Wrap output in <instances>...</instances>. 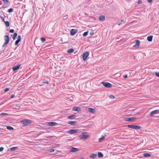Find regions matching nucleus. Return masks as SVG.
<instances>
[{"instance_id": "nucleus-1", "label": "nucleus", "mask_w": 159, "mask_h": 159, "mask_svg": "<svg viewBox=\"0 0 159 159\" xmlns=\"http://www.w3.org/2000/svg\"><path fill=\"white\" fill-rule=\"evenodd\" d=\"M32 123V121L28 119L24 120L21 121V123L25 126H27Z\"/></svg>"}, {"instance_id": "nucleus-2", "label": "nucleus", "mask_w": 159, "mask_h": 159, "mask_svg": "<svg viewBox=\"0 0 159 159\" xmlns=\"http://www.w3.org/2000/svg\"><path fill=\"white\" fill-rule=\"evenodd\" d=\"M4 40L5 42L3 44L2 47L5 46L8 44L9 41V36L8 35H5L4 36Z\"/></svg>"}, {"instance_id": "nucleus-3", "label": "nucleus", "mask_w": 159, "mask_h": 159, "mask_svg": "<svg viewBox=\"0 0 159 159\" xmlns=\"http://www.w3.org/2000/svg\"><path fill=\"white\" fill-rule=\"evenodd\" d=\"M102 84L106 87L107 88H111L112 87V85L108 82H102Z\"/></svg>"}, {"instance_id": "nucleus-4", "label": "nucleus", "mask_w": 159, "mask_h": 159, "mask_svg": "<svg viewBox=\"0 0 159 159\" xmlns=\"http://www.w3.org/2000/svg\"><path fill=\"white\" fill-rule=\"evenodd\" d=\"M136 118L134 117H126L125 118V120L128 121L133 122L136 120Z\"/></svg>"}, {"instance_id": "nucleus-5", "label": "nucleus", "mask_w": 159, "mask_h": 159, "mask_svg": "<svg viewBox=\"0 0 159 159\" xmlns=\"http://www.w3.org/2000/svg\"><path fill=\"white\" fill-rule=\"evenodd\" d=\"M89 52L87 51L84 52L83 54V58L84 61H85L89 55Z\"/></svg>"}, {"instance_id": "nucleus-6", "label": "nucleus", "mask_w": 159, "mask_h": 159, "mask_svg": "<svg viewBox=\"0 0 159 159\" xmlns=\"http://www.w3.org/2000/svg\"><path fill=\"white\" fill-rule=\"evenodd\" d=\"M78 130H79L78 129H71L70 130L68 131L67 133L70 134H74L75 133H77L78 131Z\"/></svg>"}, {"instance_id": "nucleus-7", "label": "nucleus", "mask_w": 159, "mask_h": 159, "mask_svg": "<svg viewBox=\"0 0 159 159\" xmlns=\"http://www.w3.org/2000/svg\"><path fill=\"white\" fill-rule=\"evenodd\" d=\"M82 133L83 134L79 136L80 138V139H88L89 138V135H86L83 134H84V133Z\"/></svg>"}, {"instance_id": "nucleus-8", "label": "nucleus", "mask_w": 159, "mask_h": 159, "mask_svg": "<svg viewBox=\"0 0 159 159\" xmlns=\"http://www.w3.org/2000/svg\"><path fill=\"white\" fill-rule=\"evenodd\" d=\"M159 113V110H156L151 112L150 114V116H152L153 115Z\"/></svg>"}, {"instance_id": "nucleus-9", "label": "nucleus", "mask_w": 159, "mask_h": 159, "mask_svg": "<svg viewBox=\"0 0 159 159\" xmlns=\"http://www.w3.org/2000/svg\"><path fill=\"white\" fill-rule=\"evenodd\" d=\"M78 31V30L77 29H72L70 31L71 35H74L77 33Z\"/></svg>"}, {"instance_id": "nucleus-10", "label": "nucleus", "mask_w": 159, "mask_h": 159, "mask_svg": "<svg viewBox=\"0 0 159 159\" xmlns=\"http://www.w3.org/2000/svg\"><path fill=\"white\" fill-rule=\"evenodd\" d=\"M4 2L3 5L1 7L2 8H5L6 7V6L8 5L9 1L8 0H2Z\"/></svg>"}, {"instance_id": "nucleus-11", "label": "nucleus", "mask_w": 159, "mask_h": 159, "mask_svg": "<svg viewBox=\"0 0 159 159\" xmlns=\"http://www.w3.org/2000/svg\"><path fill=\"white\" fill-rule=\"evenodd\" d=\"M135 42H136V44H135L134 46V47H135V48L139 47V46L140 43V42L139 40H135Z\"/></svg>"}, {"instance_id": "nucleus-12", "label": "nucleus", "mask_w": 159, "mask_h": 159, "mask_svg": "<svg viewBox=\"0 0 159 159\" xmlns=\"http://www.w3.org/2000/svg\"><path fill=\"white\" fill-rule=\"evenodd\" d=\"M48 125L51 126H53L57 125V123L55 122H48Z\"/></svg>"}, {"instance_id": "nucleus-13", "label": "nucleus", "mask_w": 159, "mask_h": 159, "mask_svg": "<svg viewBox=\"0 0 159 159\" xmlns=\"http://www.w3.org/2000/svg\"><path fill=\"white\" fill-rule=\"evenodd\" d=\"M21 65H18L16 66H14L12 68V70L13 71H16L18 70L20 66Z\"/></svg>"}, {"instance_id": "nucleus-14", "label": "nucleus", "mask_w": 159, "mask_h": 159, "mask_svg": "<svg viewBox=\"0 0 159 159\" xmlns=\"http://www.w3.org/2000/svg\"><path fill=\"white\" fill-rule=\"evenodd\" d=\"M88 111L92 113H94L96 112V110L92 108H89L88 109Z\"/></svg>"}, {"instance_id": "nucleus-15", "label": "nucleus", "mask_w": 159, "mask_h": 159, "mask_svg": "<svg viewBox=\"0 0 159 159\" xmlns=\"http://www.w3.org/2000/svg\"><path fill=\"white\" fill-rule=\"evenodd\" d=\"M77 123V121H69L68 122L69 124L71 125H74Z\"/></svg>"}, {"instance_id": "nucleus-16", "label": "nucleus", "mask_w": 159, "mask_h": 159, "mask_svg": "<svg viewBox=\"0 0 159 159\" xmlns=\"http://www.w3.org/2000/svg\"><path fill=\"white\" fill-rule=\"evenodd\" d=\"M79 150V149L78 148H74V147H72L70 151L71 152H76L78 151Z\"/></svg>"}, {"instance_id": "nucleus-17", "label": "nucleus", "mask_w": 159, "mask_h": 159, "mask_svg": "<svg viewBox=\"0 0 159 159\" xmlns=\"http://www.w3.org/2000/svg\"><path fill=\"white\" fill-rule=\"evenodd\" d=\"M105 18L104 16L101 15L99 17V20L100 21H103L105 20Z\"/></svg>"}, {"instance_id": "nucleus-18", "label": "nucleus", "mask_w": 159, "mask_h": 159, "mask_svg": "<svg viewBox=\"0 0 159 159\" xmlns=\"http://www.w3.org/2000/svg\"><path fill=\"white\" fill-rule=\"evenodd\" d=\"M80 108L78 107H74L73 108V110L76 111H80Z\"/></svg>"}, {"instance_id": "nucleus-19", "label": "nucleus", "mask_w": 159, "mask_h": 159, "mask_svg": "<svg viewBox=\"0 0 159 159\" xmlns=\"http://www.w3.org/2000/svg\"><path fill=\"white\" fill-rule=\"evenodd\" d=\"M97 154L93 153L89 157L91 158L94 159L97 157Z\"/></svg>"}, {"instance_id": "nucleus-20", "label": "nucleus", "mask_w": 159, "mask_h": 159, "mask_svg": "<svg viewBox=\"0 0 159 159\" xmlns=\"http://www.w3.org/2000/svg\"><path fill=\"white\" fill-rule=\"evenodd\" d=\"M152 38H153L152 35L149 36L148 37L147 39L148 41L151 42L152 40Z\"/></svg>"}, {"instance_id": "nucleus-21", "label": "nucleus", "mask_w": 159, "mask_h": 159, "mask_svg": "<svg viewBox=\"0 0 159 159\" xmlns=\"http://www.w3.org/2000/svg\"><path fill=\"white\" fill-rule=\"evenodd\" d=\"M143 156L145 157H148L151 156V155L149 153H144L143 154Z\"/></svg>"}, {"instance_id": "nucleus-22", "label": "nucleus", "mask_w": 159, "mask_h": 159, "mask_svg": "<svg viewBox=\"0 0 159 159\" xmlns=\"http://www.w3.org/2000/svg\"><path fill=\"white\" fill-rule=\"evenodd\" d=\"M75 116H75V115H71V116H68V119H73L75 117Z\"/></svg>"}, {"instance_id": "nucleus-23", "label": "nucleus", "mask_w": 159, "mask_h": 159, "mask_svg": "<svg viewBox=\"0 0 159 159\" xmlns=\"http://www.w3.org/2000/svg\"><path fill=\"white\" fill-rule=\"evenodd\" d=\"M98 156L99 157H103V155L101 152H98Z\"/></svg>"}, {"instance_id": "nucleus-24", "label": "nucleus", "mask_w": 159, "mask_h": 159, "mask_svg": "<svg viewBox=\"0 0 159 159\" xmlns=\"http://www.w3.org/2000/svg\"><path fill=\"white\" fill-rule=\"evenodd\" d=\"M127 127L130 128L134 129L135 125H128Z\"/></svg>"}, {"instance_id": "nucleus-25", "label": "nucleus", "mask_w": 159, "mask_h": 159, "mask_svg": "<svg viewBox=\"0 0 159 159\" xmlns=\"http://www.w3.org/2000/svg\"><path fill=\"white\" fill-rule=\"evenodd\" d=\"M17 33H14L12 37V38L13 40H15V38L17 36Z\"/></svg>"}, {"instance_id": "nucleus-26", "label": "nucleus", "mask_w": 159, "mask_h": 159, "mask_svg": "<svg viewBox=\"0 0 159 159\" xmlns=\"http://www.w3.org/2000/svg\"><path fill=\"white\" fill-rule=\"evenodd\" d=\"M141 128V127L140 126L136 125H135L134 129H140Z\"/></svg>"}, {"instance_id": "nucleus-27", "label": "nucleus", "mask_w": 159, "mask_h": 159, "mask_svg": "<svg viewBox=\"0 0 159 159\" xmlns=\"http://www.w3.org/2000/svg\"><path fill=\"white\" fill-rule=\"evenodd\" d=\"M18 148L17 147H12L10 148L11 151H14Z\"/></svg>"}, {"instance_id": "nucleus-28", "label": "nucleus", "mask_w": 159, "mask_h": 159, "mask_svg": "<svg viewBox=\"0 0 159 159\" xmlns=\"http://www.w3.org/2000/svg\"><path fill=\"white\" fill-rule=\"evenodd\" d=\"M74 51V49L73 48H71L67 51V52L68 53H71L73 52Z\"/></svg>"}, {"instance_id": "nucleus-29", "label": "nucleus", "mask_w": 159, "mask_h": 159, "mask_svg": "<svg viewBox=\"0 0 159 159\" xmlns=\"http://www.w3.org/2000/svg\"><path fill=\"white\" fill-rule=\"evenodd\" d=\"M7 129L9 130H13L14 129V128L13 127L10 126H7Z\"/></svg>"}, {"instance_id": "nucleus-30", "label": "nucleus", "mask_w": 159, "mask_h": 159, "mask_svg": "<svg viewBox=\"0 0 159 159\" xmlns=\"http://www.w3.org/2000/svg\"><path fill=\"white\" fill-rule=\"evenodd\" d=\"M4 22L7 26H9L10 25V23L9 21H5Z\"/></svg>"}, {"instance_id": "nucleus-31", "label": "nucleus", "mask_w": 159, "mask_h": 159, "mask_svg": "<svg viewBox=\"0 0 159 159\" xmlns=\"http://www.w3.org/2000/svg\"><path fill=\"white\" fill-rule=\"evenodd\" d=\"M88 31H87V32H85L83 34V36L84 37H85L87 36L88 34Z\"/></svg>"}, {"instance_id": "nucleus-32", "label": "nucleus", "mask_w": 159, "mask_h": 159, "mask_svg": "<svg viewBox=\"0 0 159 159\" xmlns=\"http://www.w3.org/2000/svg\"><path fill=\"white\" fill-rule=\"evenodd\" d=\"M40 39H41V41L42 42H44L46 40L45 38H43V37H41L40 38Z\"/></svg>"}, {"instance_id": "nucleus-33", "label": "nucleus", "mask_w": 159, "mask_h": 159, "mask_svg": "<svg viewBox=\"0 0 159 159\" xmlns=\"http://www.w3.org/2000/svg\"><path fill=\"white\" fill-rule=\"evenodd\" d=\"M13 9L12 8H10L8 10V12L9 13H10L13 12Z\"/></svg>"}, {"instance_id": "nucleus-34", "label": "nucleus", "mask_w": 159, "mask_h": 159, "mask_svg": "<svg viewBox=\"0 0 159 159\" xmlns=\"http://www.w3.org/2000/svg\"><path fill=\"white\" fill-rule=\"evenodd\" d=\"M20 41L19 40H17L15 42V45H18Z\"/></svg>"}, {"instance_id": "nucleus-35", "label": "nucleus", "mask_w": 159, "mask_h": 159, "mask_svg": "<svg viewBox=\"0 0 159 159\" xmlns=\"http://www.w3.org/2000/svg\"><path fill=\"white\" fill-rule=\"evenodd\" d=\"M125 21H124V20H122L121 21V22L120 23H119L118 25H120L121 24L123 23H125Z\"/></svg>"}, {"instance_id": "nucleus-36", "label": "nucleus", "mask_w": 159, "mask_h": 159, "mask_svg": "<svg viewBox=\"0 0 159 159\" xmlns=\"http://www.w3.org/2000/svg\"><path fill=\"white\" fill-rule=\"evenodd\" d=\"M54 149H53V148H51V149H50L49 150V151L50 152H54Z\"/></svg>"}, {"instance_id": "nucleus-37", "label": "nucleus", "mask_w": 159, "mask_h": 159, "mask_svg": "<svg viewBox=\"0 0 159 159\" xmlns=\"http://www.w3.org/2000/svg\"><path fill=\"white\" fill-rule=\"evenodd\" d=\"M105 138V137H102L100 138L99 139V141H100V142H101L102 141V140L103 139H104Z\"/></svg>"}, {"instance_id": "nucleus-38", "label": "nucleus", "mask_w": 159, "mask_h": 159, "mask_svg": "<svg viewBox=\"0 0 159 159\" xmlns=\"http://www.w3.org/2000/svg\"><path fill=\"white\" fill-rule=\"evenodd\" d=\"M94 33V31H91L90 32L89 34L90 35H93Z\"/></svg>"}, {"instance_id": "nucleus-39", "label": "nucleus", "mask_w": 159, "mask_h": 159, "mask_svg": "<svg viewBox=\"0 0 159 159\" xmlns=\"http://www.w3.org/2000/svg\"><path fill=\"white\" fill-rule=\"evenodd\" d=\"M109 97L110 98H111V99H113L115 98V97L113 95H110L109 96Z\"/></svg>"}, {"instance_id": "nucleus-40", "label": "nucleus", "mask_w": 159, "mask_h": 159, "mask_svg": "<svg viewBox=\"0 0 159 159\" xmlns=\"http://www.w3.org/2000/svg\"><path fill=\"white\" fill-rule=\"evenodd\" d=\"M8 115V114L7 113H1V116H4V115Z\"/></svg>"}, {"instance_id": "nucleus-41", "label": "nucleus", "mask_w": 159, "mask_h": 159, "mask_svg": "<svg viewBox=\"0 0 159 159\" xmlns=\"http://www.w3.org/2000/svg\"><path fill=\"white\" fill-rule=\"evenodd\" d=\"M9 90V89L7 88H6V89H4V91L5 92H7Z\"/></svg>"}, {"instance_id": "nucleus-42", "label": "nucleus", "mask_w": 159, "mask_h": 159, "mask_svg": "<svg viewBox=\"0 0 159 159\" xmlns=\"http://www.w3.org/2000/svg\"><path fill=\"white\" fill-rule=\"evenodd\" d=\"M9 32L11 33H13L14 32V30L13 29H11L10 30Z\"/></svg>"}, {"instance_id": "nucleus-43", "label": "nucleus", "mask_w": 159, "mask_h": 159, "mask_svg": "<svg viewBox=\"0 0 159 159\" xmlns=\"http://www.w3.org/2000/svg\"><path fill=\"white\" fill-rule=\"evenodd\" d=\"M155 75L157 77H159V72H156Z\"/></svg>"}, {"instance_id": "nucleus-44", "label": "nucleus", "mask_w": 159, "mask_h": 159, "mask_svg": "<svg viewBox=\"0 0 159 159\" xmlns=\"http://www.w3.org/2000/svg\"><path fill=\"white\" fill-rule=\"evenodd\" d=\"M4 150V148L3 147H0V152Z\"/></svg>"}, {"instance_id": "nucleus-45", "label": "nucleus", "mask_w": 159, "mask_h": 159, "mask_svg": "<svg viewBox=\"0 0 159 159\" xmlns=\"http://www.w3.org/2000/svg\"><path fill=\"white\" fill-rule=\"evenodd\" d=\"M142 2V0H139L138 1V4H140V3H141Z\"/></svg>"}, {"instance_id": "nucleus-46", "label": "nucleus", "mask_w": 159, "mask_h": 159, "mask_svg": "<svg viewBox=\"0 0 159 159\" xmlns=\"http://www.w3.org/2000/svg\"><path fill=\"white\" fill-rule=\"evenodd\" d=\"M18 40H19L20 41L21 40V36L20 35H19L18 37Z\"/></svg>"}, {"instance_id": "nucleus-47", "label": "nucleus", "mask_w": 159, "mask_h": 159, "mask_svg": "<svg viewBox=\"0 0 159 159\" xmlns=\"http://www.w3.org/2000/svg\"><path fill=\"white\" fill-rule=\"evenodd\" d=\"M127 77L128 76L127 75H125L123 76V78L125 79L127 78Z\"/></svg>"}, {"instance_id": "nucleus-48", "label": "nucleus", "mask_w": 159, "mask_h": 159, "mask_svg": "<svg viewBox=\"0 0 159 159\" xmlns=\"http://www.w3.org/2000/svg\"><path fill=\"white\" fill-rule=\"evenodd\" d=\"M14 96H15V95H14L12 94V95H11V96L10 97V98H13L14 97Z\"/></svg>"}, {"instance_id": "nucleus-49", "label": "nucleus", "mask_w": 159, "mask_h": 159, "mask_svg": "<svg viewBox=\"0 0 159 159\" xmlns=\"http://www.w3.org/2000/svg\"><path fill=\"white\" fill-rule=\"evenodd\" d=\"M43 82L46 84H48V82L47 81H43Z\"/></svg>"}, {"instance_id": "nucleus-50", "label": "nucleus", "mask_w": 159, "mask_h": 159, "mask_svg": "<svg viewBox=\"0 0 159 159\" xmlns=\"http://www.w3.org/2000/svg\"><path fill=\"white\" fill-rule=\"evenodd\" d=\"M67 18V17L66 16H63V19H66Z\"/></svg>"}, {"instance_id": "nucleus-51", "label": "nucleus", "mask_w": 159, "mask_h": 159, "mask_svg": "<svg viewBox=\"0 0 159 159\" xmlns=\"http://www.w3.org/2000/svg\"><path fill=\"white\" fill-rule=\"evenodd\" d=\"M152 0H148V1L149 3L151 2H152Z\"/></svg>"}, {"instance_id": "nucleus-52", "label": "nucleus", "mask_w": 159, "mask_h": 159, "mask_svg": "<svg viewBox=\"0 0 159 159\" xmlns=\"http://www.w3.org/2000/svg\"><path fill=\"white\" fill-rule=\"evenodd\" d=\"M1 19H2V21L4 22V21H4V17H1Z\"/></svg>"}, {"instance_id": "nucleus-53", "label": "nucleus", "mask_w": 159, "mask_h": 159, "mask_svg": "<svg viewBox=\"0 0 159 159\" xmlns=\"http://www.w3.org/2000/svg\"><path fill=\"white\" fill-rule=\"evenodd\" d=\"M4 130V129L0 128V130Z\"/></svg>"}, {"instance_id": "nucleus-54", "label": "nucleus", "mask_w": 159, "mask_h": 159, "mask_svg": "<svg viewBox=\"0 0 159 159\" xmlns=\"http://www.w3.org/2000/svg\"><path fill=\"white\" fill-rule=\"evenodd\" d=\"M2 3V2L1 1H0V4H1Z\"/></svg>"}, {"instance_id": "nucleus-55", "label": "nucleus", "mask_w": 159, "mask_h": 159, "mask_svg": "<svg viewBox=\"0 0 159 159\" xmlns=\"http://www.w3.org/2000/svg\"><path fill=\"white\" fill-rule=\"evenodd\" d=\"M84 159V158H81V159Z\"/></svg>"}, {"instance_id": "nucleus-56", "label": "nucleus", "mask_w": 159, "mask_h": 159, "mask_svg": "<svg viewBox=\"0 0 159 159\" xmlns=\"http://www.w3.org/2000/svg\"><path fill=\"white\" fill-rule=\"evenodd\" d=\"M16 106H17V107H20V106H18V105H16Z\"/></svg>"}]
</instances>
